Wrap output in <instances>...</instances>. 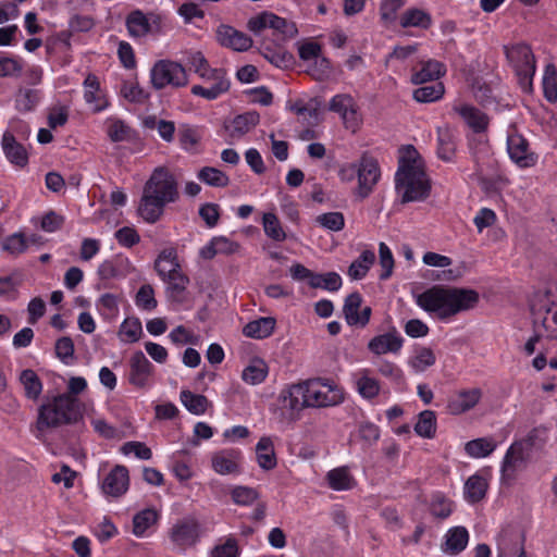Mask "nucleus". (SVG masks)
<instances>
[{
  "instance_id": "obj_4",
  "label": "nucleus",
  "mask_w": 557,
  "mask_h": 557,
  "mask_svg": "<svg viewBox=\"0 0 557 557\" xmlns=\"http://www.w3.org/2000/svg\"><path fill=\"white\" fill-rule=\"evenodd\" d=\"M186 64L203 82L191 87V95L212 101L230 91L232 83L227 71L212 67L201 51L188 52Z\"/></svg>"
},
{
  "instance_id": "obj_57",
  "label": "nucleus",
  "mask_w": 557,
  "mask_h": 557,
  "mask_svg": "<svg viewBox=\"0 0 557 557\" xmlns=\"http://www.w3.org/2000/svg\"><path fill=\"white\" fill-rule=\"evenodd\" d=\"M163 282L168 283V295L172 300L182 301L183 293L189 284V278L182 272Z\"/></svg>"
},
{
  "instance_id": "obj_63",
  "label": "nucleus",
  "mask_w": 557,
  "mask_h": 557,
  "mask_svg": "<svg viewBox=\"0 0 557 557\" xmlns=\"http://www.w3.org/2000/svg\"><path fill=\"white\" fill-rule=\"evenodd\" d=\"M55 355L65 364L73 359L75 347L71 337L63 336L55 342Z\"/></svg>"
},
{
  "instance_id": "obj_38",
  "label": "nucleus",
  "mask_w": 557,
  "mask_h": 557,
  "mask_svg": "<svg viewBox=\"0 0 557 557\" xmlns=\"http://www.w3.org/2000/svg\"><path fill=\"white\" fill-rule=\"evenodd\" d=\"M497 444L491 437H480L472 441H469L465 445L466 453L473 458H484L491 455Z\"/></svg>"
},
{
  "instance_id": "obj_20",
  "label": "nucleus",
  "mask_w": 557,
  "mask_h": 557,
  "mask_svg": "<svg viewBox=\"0 0 557 557\" xmlns=\"http://www.w3.org/2000/svg\"><path fill=\"white\" fill-rule=\"evenodd\" d=\"M218 42L235 51H247L252 46V39L243 32L228 25H220L216 28Z\"/></svg>"
},
{
  "instance_id": "obj_46",
  "label": "nucleus",
  "mask_w": 557,
  "mask_h": 557,
  "mask_svg": "<svg viewBox=\"0 0 557 557\" xmlns=\"http://www.w3.org/2000/svg\"><path fill=\"white\" fill-rule=\"evenodd\" d=\"M143 335V326L137 318L125 319L119 331V336L124 343H135Z\"/></svg>"
},
{
  "instance_id": "obj_37",
  "label": "nucleus",
  "mask_w": 557,
  "mask_h": 557,
  "mask_svg": "<svg viewBox=\"0 0 557 557\" xmlns=\"http://www.w3.org/2000/svg\"><path fill=\"white\" fill-rule=\"evenodd\" d=\"M375 261V253L371 250H364L348 268V275L352 280H361L369 272Z\"/></svg>"
},
{
  "instance_id": "obj_5",
  "label": "nucleus",
  "mask_w": 557,
  "mask_h": 557,
  "mask_svg": "<svg viewBox=\"0 0 557 557\" xmlns=\"http://www.w3.org/2000/svg\"><path fill=\"white\" fill-rule=\"evenodd\" d=\"M81 417L78 399L70 394H61L39 407L36 428L44 432L63 424L76 423Z\"/></svg>"
},
{
  "instance_id": "obj_48",
  "label": "nucleus",
  "mask_w": 557,
  "mask_h": 557,
  "mask_svg": "<svg viewBox=\"0 0 557 557\" xmlns=\"http://www.w3.org/2000/svg\"><path fill=\"white\" fill-rule=\"evenodd\" d=\"M262 225L268 237L275 242L285 240L286 233L284 232L278 218L274 213H264L262 216Z\"/></svg>"
},
{
  "instance_id": "obj_16",
  "label": "nucleus",
  "mask_w": 557,
  "mask_h": 557,
  "mask_svg": "<svg viewBox=\"0 0 557 557\" xmlns=\"http://www.w3.org/2000/svg\"><path fill=\"white\" fill-rule=\"evenodd\" d=\"M404 345V338L399 332L393 327L384 334L374 336L368 343V349L376 356L385 354H398Z\"/></svg>"
},
{
  "instance_id": "obj_52",
  "label": "nucleus",
  "mask_w": 557,
  "mask_h": 557,
  "mask_svg": "<svg viewBox=\"0 0 557 557\" xmlns=\"http://www.w3.org/2000/svg\"><path fill=\"white\" fill-rule=\"evenodd\" d=\"M431 513L438 519L448 518L454 511V503L443 494H434L430 504Z\"/></svg>"
},
{
  "instance_id": "obj_45",
  "label": "nucleus",
  "mask_w": 557,
  "mask_h": 557,
  "mask_svg": "<svg viewBox=\"0 0 557 557\" xmlns=\"http://www.w3.org/2000/svg\"><path fill=\"white\" fill-rule=\"evenodd\" d=\"M436 361L434 351L429 347H419L414 351V356L409 360V366L416 372H423L432 367Z\"/></svg>"
},
{
  "instance_id": "obj_24",
  "label": "nucleus",
  "mask_w": 557,
  "mask_h": 557,
  "mask_svg": "<svg viewBox=\"0 0 557 557\" xmlns=\"http://www.w3.org/2000/svg\"><path fill=\"white\" fill-rule=\"evenodd\" d=\"M2 150L7 159L14 165L24 168L28 163V153L25 147L20 144L14 135L5 132L1 140Z\"/></svg>"
},
{
  "instance_id": "obj_41",
  "label": "nucleus",
  "mask_w": 557,
  "mask_h": 557,
  "mask_svg": "<svg viewBox=\"0 0 557 557\" xmlns=\"http://www.w3.org/2000/svg\"><path fill=\"white\" fill-rule=\"evenodd\" d=\"M268 375V366L261 359L253 360L249 366H247L243 373L242 379L244 382L257 385L262 383Z\"/></svg>"
},
{
  "instance_id": "obj_10",
  "label": "nucleus",
  "mask_w": 557,
  "mask_h": 557,
  "mask_svg": "<svg viewBox=\"0 0 557 557\" xmlns=\"http://www.w3.org/2000/svg\"><path fill=\"white\" fill-rule=\"evenodd\" d=\"M200 534V523L193 516L177 520L169 530L172 544L181 549L194 546L199 541Z\"/></svg>"
},
{
  "instance_id": "obj_23",
  "label": "nucleus",
  "mask_w": 557,
  "mask_h": 557,
  "mask_svg": "<svg viewBox=\"0 0 557 557\" xmlns=\"http://www.w3.org/2000/svg\"><path fill=\"white\" fill-rule=\"evenodd\" d=\"M453 110L462 117L474 133H482L487 129L490 119L480 109L470 104H454Z\"/></svg>"
},
{
  "instance_id": "obj_12",
  "label": "nucleus",
  "mask_w": 557,
  "mask_h": 557,
  "mask_svg": "<svg viewBox=\"0 0 557 557\" xmlns=\"http://www.w3.org/2000/svg\"><path fill=\"white\" fill-rule=\"evenodd\" d=\"M358 195L367 198L380 180L381 172L377 161L363 154L358 162Z\"/></svg>"
},
{
  "instance_id": "obj_34",
  "label": "nucleus",
  "mask_w": 557,
  "mask_h": 557,
  "mask_svg": "<svg viewBox=\"0 0 557 557\" xmlns=\"http://www.w3.org/2000/svg\"><path fill=\"white\" fill-rule=\"evenodd\" d=\"M432 23L431 15L425 11L417 8H411L406 10L399 20V24L401 27H420V28H429Z\"/></svg>"
},
{
  "instance_id": "obj_35",
  "label": "nucleus",
  "mask_w": 557,
  "mask_h": 557,
  "mask_svg": "<svg viewBox=\"0 0 557 557\" xmlns=\"http://www.w3.org/2000/svg\"><path fill=\"white\" fill-rule=\"evenodd\" d=\"M20 382L23 385L25 396L28 399H38L42 392V383L34 370H23L20 375Z\"/></svg>"
},
{
  "instance_id": "obj_40",
  "label": "nucleus",
  "mask_w": 557,
  "mask_h": 557,
  "mask_svg": "<svg viewBox=\"0 0 557 557\" xmlns=\"http://www.w3.org/2000/svg\"><path fill=\"white\" fill-rule=\"evenodd\" d=\"M181 400L189 412L197 416L203 414L210 405L206 396L194 394L190 391H182Z\"/></svg>"
},
{
  "instance_id": "obj_54",
  "label": "nucleus",
  "mask_w": 557,
  "mask_h": 557,
  "mask_svg": "<svg viewBox=\"0 0 557 557\" xmlns=\"http://www.w3.org/2000/svg\"><path fill=\"white\" fill-rule=\"evenodd\" d=\"M239 555L240 548L238 542L233 536L221 540L210 553V557H239Z\"/></svg>"
},
{
  "instance_id": "obj_8",
  "label": "nucleus",
  "mask_w": 557,
  "mask_h": 557,
  "mask_svg": "<svg viewBox=\"0 0 557 557\" xmlns=\"http://www.w3.org/2000/svg\"><path fill=\"white\" fill-rule=\"evenodd\" d=\"M531 310L533 327L540 329L546 338L557 339V295L550 292L540 295Z\"/></svg>"
},
{
  "instance_id": "obj_43",
  "label": "nucleus",
  "mask_w": 557,
  "mask_h": 557,
  "mask_svg": "<svg viewBox=\"0 0 557 557\" xmlns=\"http://www.w3.org/2000/svg\"><path fill=\"white\" fill-rule=\"evenodd\" d=\"M126 26L132 37H143L150 32V24L141 11L132 12L126 18Z\"/></svg>"
},
{
  "instance_id": "obj_11",
  "label": "nucleus",
  "mask_w": 557,
  "mask_h": 557,
  "mask_svg": "<svg viewBox=\"0 0 557 557\" xmlns=\"http://www.w3.org/2000/svg\"><path fill=\"white\" fill-rule=\"evenodd\" d=\"M523 443L513 442L503 460L502 478L506 482H511L518 471L525 468L531 458V451L527 449Z\"/></svg>"
},
{
  "instance_id": "obj_9",
  "label": "nucleus",
  "mask_w": 557,
  "mask_h": 557,
  "mask_svg": "<svg viewBox=\"0 0 557 557\" xmlns=\"http://www.w3.org/2000/svg\"><path fill=\"white\" fill-rule=\"evenodd\" d=\"M150 75L156 89H163L169 85L180 88L188 84L186 69L181 63L170 60L158 61L151 69Z\"/></svg>"
},
{
  "instance_id": "obj_19",
  "label": "nucleus",
  "mask_w": 557,
  "mask_h": 557,
  "mask_svg": "<svg viewBox=\"0 0 557 557\" xmlns=\"http://www.w3.org/2000/svg\"><path fill=\"white\" fill-rule=\"evenodd\" d=\"M129 382L137 387L148 385L154 368L143 351H136L129 359Z\"/></svg>"
},
{
  "instance_id": "obj_29",
  "label": "nucleus",
  "mask_w": 557,
  "mask_h": 557,
  "mask_svg": "<svg viewBox=\"0 0 557 557\" xmlns=\"http://www.w3.org/2000/svg\"><path fill=\"white\" fill-rule=\"evenodd\" d=\"M276 320L272 317H263L248 322L243 334L247 337L262 339L269 337L275 329Z\"/></svg>"
},
{
  "instance_id": "obj_27",
  "label": "nucleus",
  "mask_w": 557,
  "mask_h": 557,
  "mask_svg": "<svg viewBox=\"0 0 557 557\" xmlns=\"http://www.w3.org/2000/svg\"><path fill=\"white\" fill-rule=\"evenodd\" d=\"M356 388L361 397L372 399L380 394V381L371 374L369 369H361L354 374Z\"/></svg>"
},
{
  "instance_id": "obj_64",
  "label": "nucleus",
  "mask_w": 557,
  "mask_h": 557,
  "mask_svg": "<svg viewBox=\"0 0 557 557\" xmlns=\"http://www.w3.org/2000/svg\"><path fill=\"white\" fill-rule=\"evenodd\" d=\"M121 451L124 455L134 454L141 460H149L152 457L151 449L141 442H126L121 447Z\"/></svg>"
},
{
  "instance_id": "obj_22",
  "label": "nucleus",
  "mask_w": 557,
  "mask_h": 557,
  "mask_svg": "<svg viewBox=\"0 0 557 557\" xmlns=\"http://www.w3.org/2000/svg\"><path fill=\"white\" fill-rule=\"evenodd\" d=\"M84 99L92 106L94 112H100L108 108L109 101L100 88V82L95 74H88L83 83Z\"/></svg>"
},
{
  "instance_id": "obj_60",
  "label": "nucleus",
  "mask_w": 557,
  "mask_h": 557,
  "mask_svg": "<svg viewBox=\"0 0 557 557\" xmlns=\"http://www.w3.org/2000/svg\"><path fill=\"white\" fill-rule=\"evenodd\" d=\"M136 306L141 308L143 310L151 311L153 310L158 302L154 298V290L151 285L145 284L143 285L135 297Z\"/></svg>"
},
{
  "instance_id": "obj_33",
  "label": "nucleus",
  "mask_w": 557,
  "mask_h": 557,
  "mask_svg": "<svg viewBox=\"0 0 557 557\" xmlns=\"http://www.w3.org/2000/svg\"><path fill=\"white\" fill-rule=\"evenodd\" d=\"M437 154L444 161L453 160L456 151L455 137L446 125L437 128Z\"/></svg>"
},
{
  "instance_id": "obj_59",
  "label": "nucleus",
  "mask_w": 557,
  "mask_h": 557,
  "mask_svg": "<svg viewBox=\"0 0 557 557\" xmlns=\"http://www.w3.org/2000/svg\"><path fill=\"white\" fill-rule=\"evenodd\" d=\"M39 101V91L36 89H22L17 92L15 106L18 111L33 110Z\"/></svg>"
},
{
  "instance_id": "obj_15",
  "label": "nucleus",
  "mask_w": 557,
  "mask_h": 557,
  "mask_svg": "<svg viewBox=\"0 0 557 557\" xmlns=\"http://www.w3.org/2000/svg\"><path fill=\"white\" fill-rule=\"evenodd\" d=\"M242 453L237 449H222L212 455L211 466L221 475L238 474L242 471Z\"/></svg>"
},
{
  "instance_id": "obj_17",
  "label": "nucleus",
  "mask_w": 557,
  "mask_h": 557,
  "mask_svg": "<svg viewBox=\"0 0 557 557\" xmlns=\"http://www.w3.org/2000/svg\"><path fill=\"white\" fill-rule=\"evenodd\" d=\"M129 486L128 470L125 466L116 465L104 478L101 490L107 496L121 497Z\"/></svg>"
},
{
  "instance_id": "obj_7",
  "label": "nucleus",
  "mask_w": 557,
  "mask_h": 557,
  "mask_svg": "<svg viewBox=\"0 0 557 557\" xmlns=\"http://www.w3.org/2000/svg\"><path fill=\"white\" fill-rule=\"evenodd\" d=\"M505 54L518 76L523 91L532 92L533 77L536 72V60L531 47L524 42L506 46Z\"/></svg>"
},
{
  "instance_id": "obj_1",
  "label": "nucleus",
  "mask_w": 557,
  "mask_h": 557,
  "mask_svg": "<svg viewBox=\"0 0 557 557\" xmlns=\"http://www.w3.org/2000/svg\"><path fill=\"white\" fill-rule=\"evenodd\" d=\"M177 199L175 176L166 168L159 166L144 186L137 212L147 223H156L163 215L165 206Z\"/></svg>"
},
{
  "instance_id": "obj_58",
  "label": "nucleus",
  "mask_w": 557,
  "mask_h": 557,
  "mask_svg": "<svg viewBox=\"0 0 557 557\" xmlns=\"http://www.w3.org/2000/svg\"><path fill=\"white\" fill-rule=\"evenodd\" d=\"M362 304V298L359 293H352L347 296L344 304V314L346 318V321L349 325H357V320L359 314V309Z\"/></svg>"
},
{
  "instance_id": "obj_42",
  "label": "nucleus",
  "mask_w": 557,
  "mask_h": 557,
  "mask_svg": "<svg viewBox=\"0 0 557 557\" xmlns=\"http://www.w3.org/2000/svg\"><path fill=\"white\" fill-rule=\"evenodd\" d=\"M486 490V481L480 475H472L465 484V497L472 504L478 503L485 496Z\"/></svg>"
},
{
  "instance_id": "obj_39",
  "label": "nucleus",
  "mask_w": 557,
  "mask_h": 557,
  "mask_svg": "<svg viewBox=\"0 0 557 557\" xmlns=\"http://www.w3.org/2000/svg\"><path fill=\"white\" fill-rule=\"evenodd\" d=\"M436 414L432 410H424L419 413L414 425V432L424 438H433L436 433Z\"/></svg>"
},
{
  "instance_id": "obj_21",
  "label": "nucleus",
  "mask_w": 557,
  "mask_h": 557,
  "mask_svg": "<svg viewBox=\"0 0 557 557\" xmlns=\"http://www.w3.org/2000/svg\"><path fill=\"white\" fill-rule=\"evenodd\" d=\"M154 270L162 281L182 273L176 249L169 247L161 250L154 261Z\"/></svg>"
},
{
  "instance_id": "obj_51",
  "label": "nucleus",
  "mask_w": 557,
  "mask_h": 557,
  "mask_svg": "<svg viewBox=\"0 0 557 557\" xmlns=\"http://www.w3.org/2000/svg\"><path fill=\"white\" fill-rule=\"evenodd\" d=\"M330 486L336 491L349 490L354 486V479L346 468H337L327 473Z\"/></svg>"
},
{
  "instance_id": "obj_32",
  "label": "nucleus",
  "mask_w": 557,
  "mask_h": 557,
  "mask_svg": "<svg viewBox=\"0 0 557 557\" xmlns=\"http://www.w3.org/2000/svg\"><path fill=\"white\" fill-rule=\"evenodd\" d=\"M258 465L264 470H271L276 467V456L273 442L270 437L263 436L256 446Z\"/></svg>"
},
{
  "instance_id": "obj_47",
  "label": "nucleus",
  "mask_w": 557,
  "mask_h": 557,
  "mask_svg": "<svg viewBox=\"0 0 557 557\" xmlns=\"http://www.w3.org/2000/svg\"><path fill=\"white\" fill-rule=\"evenodd\" d=\"M310 286L312 288L336 292L342 286V278L336 272H327L325 274L313 273Z\"/></svg>"
},
{
  "instance_id": "obj_3",
  "label": "nucleus",
  "mask_w": 557,
  "mask_h": 557,
  "mask_svg": "<svg viewBox=\"0 0 557 557\" xmlns=\"http://www.w3.org/2000/svg\"><path fill=\"white\" fill-rule=\"evenodd\" d=\"M395 175V188L403 203L423 201L431 193V181L413 146L403 150Z\"/></svg>"
},
{
  "instance_id": "obj_31",
  "label": "nucleus",
  "mask_w": 557,
  "mask_h": 557,
  "mask_svg": "<svg viewBox=\"0 0 557 557\" xmlns=\"http://www.w3.org/2000/svg\"><path fill=\"white\" fill-rule=\"evenodd\" d=\"M127 258H115L103 261L98 268V275L101 280L122 277L127 274L129 267Z\"/></svg>"
},
{
  "instance_id": "obj_18",
  "label": "nucleus",
  "mask_w": 557,
  "mask_h": 557,
  "mask_svg": "<svg viewBox=\"0 0 557 557\" xmlns=\"http://www.w3.org/2000/svg\"><path fill=\"white\" fill-rule=\"evenodd\" d=\"M482 395V389L479 387L456 392L448 399V412L458 416L473 409L480 403Z\"/></svg>"
},
{
  "instance_id": "obj_44",
  "label": "nucleus",
  "mask_w": 557,
  "mask_h": 557,
  "mask_svg": "<svg viewBox=\"0 0 557 557\" xmlns=\"http://www.w3.org/2000/svg\"><path fill=\"white\" fill-rule=\"evenodd\" d=\"M543 92L545 99L554 103L557 101V69L554 64L549 63L544 69L543 75Z\"/></svg>"
},
{
  "instance_id": "obj_49",
  "label": "nucleus",
  "mask_w": 557,
  "mask_h": 557,
  "mask_svg": "<svg viewBox=\"0 0 557 557\" xmlns=\"http://www.w3.org/2000/svg\"><path fill=\"white\" fill-rule=\"evenodd\" d=\"M158 521V513L153 509H145L135 515L133 519V532L136 536H143L145 532Z\"/></svg>"
},
{
  "instance_id": "obj_13",
  "label": "nucleus",
  "mask_w": 557,
  "mask_h": 557,
  "mask_svg": "<svg viewBox=\"0 0 557 557\" xmlns=\"http://www.w3.org/2000/svg\"><path fill=\"white\" fill-rule=\"evenodd\" d=\"M329 109L341 115L346 128L355 132L360 124V116L358 114V107L350 95L339 94L334 96Z\"/></svg>"
},
{
  "instance_id": "obj_14",
  "label": "nucleus",
  "mask_w": 557,
  "mask_h": 557,
  "mask_svg": "<svg viewBox=\"0 0 557 557\" xmlns=\"http://www.w3.org/2000/svg\"><path fill=\"white\" fill-rule=\"evenodd\" d=\"M507 150L510 159L520 168H531L537 162V156L530 151L528 140L516 132L507 137Z\"/></svg>"
},
{
  "instance_id": "obj_36",
  "label": "nucleus",
  "mask_w": 557,
  "mask_h": 557,
  "mask_svg": "<svg viewBox=\"0 0 557 557\" xmlns=\"http://www.w3.org/2000/svg\"><path fill=\"white\" fill-rule=\"evenodd\" d=\"M106 132L113 143L125 141L131 138L132 128L119 117H108L106 121Z\"/></svg>"
},
{
  "instance_id": "obj_50",
  "label": "nucleus",
  "mask_w": 557,
  "mask_h": 557,
  "mask_svg": "<svg viewBox=\"0 0 557 557\" xmlns=\"http://www.w3.org/2000/svg\"><path fill=\"white\" fill-rule=\"evenodd\" d=\"M198 178L213 187H225L230 183L228 176L219 169L205 166L198 173Z\"/></svg>"
},
{
  "instance_id": "obj_55",
  "label": "nucleus",
  "mask_w": 557,
  "mask_h": 557,
  "mask_svg": "<svg viewBox=\"0 0 557 557\" xmlns=\"http://www.w3.org/2000/svg\"><path fill=\"white\" fill-rule=\"evenodd\" d=\"M269 28L282 35L283 38H293L297 35V27L294 22L287 21L270 12Z\"/></svg>"
},
{
  "instance_id": "obj_25",
  "label": "nucleus",
  "mask_w": 557,
  "mask_h": 557,
  "mask_svg": "<svg viewBox=\"0 0 557 557\" xmlns=\"http://www.w3.org/2000/svg\"><path fill=\"white\" fill-rule=\"evenodd\" d=\"M282 409H287L294 412H299L304 408H308L305 405V389L302 382L293 384L288 388L283 389L277 398Z\"/></svg>"
},
{
  "instance_id": "obj_28",
  "label": "nucleus",
  "mask_w": 557,
  "mask_h": 557,
  "mask_svg": "<svg viewBox=\"0 0 557 557\" xmlns=\"http://www.w3.org/2000/svg\"><path fill=\"white\" fill-rule=\"evenodd\" d=\"M445 73L444 65L435 60L421 62L420 66L414 70L411 82L416 85L424 84L434 79H438Z\"/></svg>"
},
{
  "instance_id": "obj_30",
  "label": "nucleus",
  "mask_w": 557,
  "mask_h": 557,
  "mask_svg": "<svg viewBox=\"0 0 557 557\" xmlns=\"http://www.w3.org/2000/svg\"><path fill=\"white\" fill-rule=\"evenodd\" d=\"M259 114L253 111L235 116L228 128L230 136L232 138H240L249 133L259 123Z\"/></svg>"
},
{
  "instance_id": "obj_6",
  "label": "nucleus",
  "mask_w": 557,
  "mask_h": 557,
  "mask_svg": "<svg viewBox=\"0 0 557 557\" xmlns=\"http://www.w3.org/2000/svg\"><path fill=\"white\" fill-rule=\"evenodd\" d=\"M302 385L308 408L333 407L345 400L344 389L332 380L318 377L305 381Z\"/></svg>"
},
{
  "instance_id": "obj_61",
  "label": "nucleus",
  "mask_w": 557,
  "mask_h": 557,
  "mask_svg": "<svg viewBox=\"0 0 557 557\" xmlns=\"http://www.w3.org/2000/svg\"><path fill=\"white\" fill-rule=\"evenodd\" d=\"M232 499L239 506H249L259 498V493L248 486H236L231 492Z\"/></svg>"
},
{
  "instance_id": "obj_53",
  "label": "nucleus",
  "mask_w": 557,
  "mask_h": 557,
  "mask_svg": "<svg viewBox=\"0 0 557 557\" xmlns=\"http://www.w3.org/2000/svg\"><path fill=\"white\" fill-rule=\"evenodd\" d=\"M444 85L440 82L429 86H422L413 91V98L418 102H433L443 97Z\"/></svg>"
},
{
  "instance_id": "obj_2",
  "label": "nucleus",
  "mask_w": 557,
  "mask_h": 557,
  "mask_svg": "<svg viewBox=\"0 0 557 557\" xmlns=\"http://www.w3.org/2000/svg\"><path fill=\"white\" fill-rule=\"evenodd\" d=\"M479 302V294L473 289L433 286L417 297V304L424 311L440 320L473 309Z\"/></svg>"
},
{
  "instance_id": "obj_56",
  "label": "nucleus",
  "mask_w": 557,
  "mask_h": 557,
  "mask_svg": "<svg viewBox=\"0 0 557 557\" xmlns=\"http://www.w3.org/2000/svg\"><path fill=\"white\" fill-rule=\"evenodd\" d=\"M315 223L331 232H339L345 227V218L342 212H327L318 215Z\"/></svg>"
},
{
  "instance_id": "obj_26",
  "label": "nucleus",
  "mask_w": 557,
  "mask_h": 557,
  "mask_svg": "<svg viewBox=\"0 0 557 557\" xmlns=\"http://www.w3.org/2000/svg\"><path fill=\"white\" fill-rule=\"evenodd\" d=\"M469 533L465 527L450 528L445 536L442 544V550L447 555H458L468 545Z\"/></svg>"
},
{
  "instance_id": "obj_62",
  "label": "nucleus",
  "mask_w": 557,
  "mask_h": 557,
  "mask_svg": "<svg viewBox=\"0 0 557 557\" xmlns=\"http://www.w3.org/2000/svg\"><path fill=\"white\" fill-rule=\"evenodd\" d=\"M379 257H380V265L383 269L380 274L381 280H387L391 277L394 269V258L391 249L385 243H380L379 245Z\"/></svg>"
}]
</instances>
